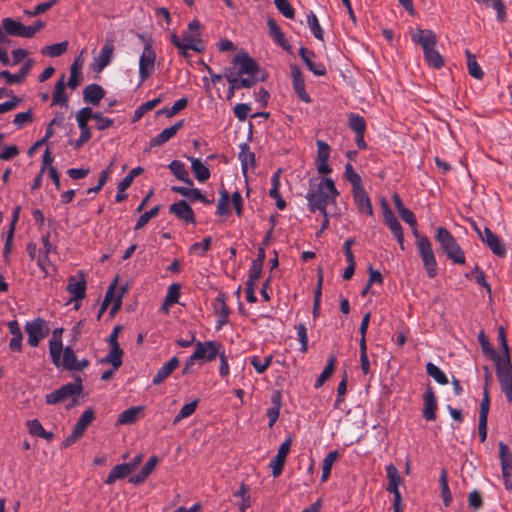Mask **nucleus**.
Returning a JSON list of instances; mask_svg holds the SVG:
<instances>
[{
  "label": "nucleus",
  "instance_id": "nucleus-53",
  "mask_svg": "<svg viewBox=\"0 0 512 512\" xmlns=\"http://www.w3.org/2000/svg\"><path fill=\"white\" fill-rule=\"evenodd\" d=\"M307 23L313 36L318 40H323V29L319 24L317 16L313 12H310V14L307 16Z\"/></svg>",
  "mask_w": 512,
  "mask_h": 512
},
{
  "label": "nucleus",
  "instance_id": "nucleus-58",
  "mask_svg": "<svg viewBox=\"0 0 512 512\" xmlns=\"http://www.w3.org/2000/svg\"><path fill=\"white\" fill-rule=\"evenodd\" d=\"M197 404H198V400H194V401H192L190 403L185 404L181 408V410L178 413V415L174 418L173 424H177L178 422H180L184 418H187V417L191 416L195 412V410L197 408Z\"/></svg>",
  "mask_w": 512,
  "mask_h": 512
},
{
  "label": "nucleus",
  "instance_id": "nucleus-54",
  "mask_svg": "<svg viewBox=\"0 0 512 512\" xmlns=\"http://www.w3.org/2000/svg\"><path fill=\"white\" fill-rule=\"evenodd\" d=\"M143 172L142 167H135L133 168L118 184L117 189L120 190V192H125L126 189H128L134 178L138 175H140Z\"/></svg>",
  "mask_w": 512,
  "mask_h": 512
},
{
  "label": "nucleus",
  "instance_id": "nucleus-9",
  "mask_svg": "<svg viewBox=\"0 0 512 512\" xmlns=\"http://www.w3.org/2000/svg\"><path fill=\"white\" fill-rule=\"evenodd\" d=\"M381 206L383 209V218L385 225L390 229L394 237L397 239L400 248L404 250V234L398 218L393 213L385 199L382 200Z\"/></svg>",
  "mask_w": 512,
  "mask_h": 512
},
{
  "label": "nucleus",
  "instance_id": "nucleus-29",
  "mask_svg": "<svg viewBox=\"0 0 512 512\" xmlns=\"http://www.w3.org/2000/svg\"><path fill=\"white\" fill-rule=\"evenodd\" d=\"M83 65H84V59L82 57V54H80L79 56H77L75 58L74 62L72 63V65L70 67V78L67 83L69 88L74 90L80 85L81 80H82L81 71H82Z\"/></svg>",
  "mask_w": 512,
  "mask_h": 512
},
{
  "label": "nucleus",
  "instance_id": "nucleus-19",
  "mask_svg": "<svg viewBox=\"0 0 512 512\" xmlns=\"http://www.w3.org/2000/svg\"><path fill=\"white\" fill-rule=\"evenodd\" d=\"M241 75H238V73H235L233 71H229L226 74V79L229 84H234V88L241 89V88H250L254 86L258 81L264 82L267 78V73L262 72L260 77H246V78H240Z\"/></svg>",
  "mask_w": 512,
  "mask_h": 512
},
{
  "label": "nucleus",
  "instance_id": "nucleus-28",
  "mask_svg": "<svg viewBox=\"0 0 512 512\" xmlns=\"http://www.w3.org/2000/svg\"><path fill=\"white\" fill-rule=\"evenodd\" d=\"M183 124L184 121L180 120L176 122L174 125L164 129L161 133H159L156 137H154L151 140L150 146H162L176 135V133L183 127Z\"/></svg>",
  "mask_w": 512,
  "mask_h": 512
},
{
  "label": "nucleus",
  "instance_id": "nucleus-7",
  "mask_svg": "<svg viewBox=\"0 0 512 512\" xmlns=\"http://www.w3.org/2000/svg\"><path fill=\"white\" fill-rule=\"evenodd\" d=\"M7 35L29 39L28 28L13 18H4L0 26V44L9 42Z\"/></svg>",
  "mask_w": 512,
  "mask_h": 512
},
{
  "label": "nucleus",
  "instance_id": "nucleus-36",
  "mask_svg": "<svg viewBox=\"0 0 512 512\" xmlns=\"http://www.w3.org/2000/svg\"><path fill=\"white\" fill-rule=\"evenodd\" d=\"M337 362V357L335 354H331L328 357L327 363L321 374L318 376L314 383V387L316 389L323 386V384L331 377L335 370V365Z\"/></svg>",
  "mask_w": 512,
  "mask_h": 512
},
{
  "label": "nucleus",
  "instance_id": "nucleus-8",
  "mask_svg": "<svg viewBox=\"0 0 512 512\" xmlns=\"http://www.w3.org/2000/svg\"><path fill=\"white\" fill-rule=\"evenodd\" d=\"M24 329L28 336V344L32 347H37L39 342L49 334V327L42 318L27 322Z\"/></svg>",
  "mask_w": 512,
  "mask_h": 512
},
{
  "label": "nucleus",
  "instance_id": "nucleus-25",
  "mask_svg": "<svg viewBox=\"0 0 512 512\" xmlns=\"http://www.w3.org/2000/svg\"><path fill=\"white\" fill-rule=\"evenodd\" d=\"M287 455H288V439H286L280 445L277 455L270 462L269 466L272 470V476L274 478L278 477L281 474V472L284 468V464H285Z\"/></svg>",
  "mask_w": 512,
  "mask_h": 512
},
{
  "label": "nucleus",
  "instance_id": "nucleus-15",
  "mask_svg": "<svg viewBox=\"0 0 512 512\" xmlns=\"http://www.w3.org/2000/svg\"><path fill=\"white\" fill-rule=\"evenodd\" d=\"M501 391L509 403H512V364L497 365L495 368Z\"/></svg>",
  "mask_w": 512,
  "mask_h": 512
},
{
  "label": "nucleus",
  "instance_id": "nucleus-52",
  "mask_svg": "<svg viewBox=\"0 0 512 512\" xmlns=\"http://www.w3.org/2000/svg\"><path fill=\"white\" fill-rule=\"evenodd\" d=\"M133 471L127 463L119 464L110 471L107 480H117L128 477Z\"/></svg>",
  "mask_w": 512,
  "mask_h": 512
},
{
  "label": "nucleus",
  "instance_id": "nucleus-32",
  "mask_svg": "<svg viewBox=\"0 0 512 512\" xmlns=\"http://www.w3.org/2000/svg\"><path fill=\"white\" fill-rule=\"evenodd\" d=\"M62 333L63 328H56L52 332V338L49 341V352L52 362H56L58 359V354H62Z\"/></svg>",
  "mask_w": 512,
  "mask_h": 512
},
{
  "label": "nucleus",
  "instance_id": "nucleus-40",
  "mask_svg": "<svg viewBox=\"0 0 512 512\" xmlns=\"http://www.w3.org/2000/svg\"><path fill=\"white\" fill-rule=\"evenodd\" d=\"M95 418V411L92 408L86 409L76 422L73 430L79 435L83 436L87 427L92 423Z\"/></svg>",
  "mask_w": 512,
  "mask_h": 512
},
{
  "label": "nucleus",
  "instance_id": "nucleus-64",
  "mask_svg": "<svg viewBox=\"0 0 512 512\" xmlns=\"http://www.w3.org/2000/svg\"><path fill=\"white\" fill-rule=\"evenodd\" d=\"M468 505L474 511H478L483 506L482 495L478 490H473L468 496Z\"/></svg>",
  "mask_w": 512,
  "mask_h": 512
},
{
  "label": "nucleus",
  "instance_id": "nucleus-47",
  "mask_svg": "<svg viewBox=\"0 0 512 512\" xmlns=\"http://www.w3.org/2000/svg\"><path fill=\"white\" fill-rule=\"evenodd\" d=\"M348 124L350 129L355 132V134H365L366 122L364 117L360 116L359 114L350 113L348 116Z\"/></svg>",
  "mask_w": 512,
  "mask_h": 512
},
{
  "label": "nucleus",
  "instance_id": "nucleus-48",
  "mask_svg": "<svg viewBox=\"0 0 512 512\" xmlns=\"http://www.w3.org/2000/svg\"><path fill=\"white\" fill-rule=\"evenodd\" d=\"M339 458L338 451H331L329 452L322 463V476L321 480H327L331 473V468L333 464L337 461Z\"/></svg>",
  "mask_w": 512,
  "mask_h": 512
},
{
  "label": "nucleus",
  "instance_id": "nucleus-51",
  "mask_svg": "<svg viewBox=\"0 0 512 512\" xmlns=\"http://www.w3.org/2000/svg\"><path fill=\"white\" fill-rule=\"evenodd\" d=\"M239 159L241 160L242 169L244 173L246 172L248 166L253 167L255 165V155L253 152L249 150V146L247 144L241 145Z\"/></svg>",
  "mask_w": 512,
  "mask_h": 512
},
{
  "label": "nucleus",
  "instance_id": "nucleus-57",
  "mask_svg": "<svg viewBox=\"0 0 512 512\" xmlns=\"http://www.w3.org/2000/svg\"><path fill=\"white\" fill-rule=\"evenodd\" d=\"M90 119H92V108L84 107L78 111L76 115V120L80 130L89 128L88 122Z\"/></svg>",
  "mask_w": 512,
  "mask_h": 512
},
{
  "label": "nucleus",
  "instance_id": "nucleus-6",
  "mask_svg": "<svg viewBox=\"0 0 512 512\" xmlns=\"http://www.w3.org/2000/svg\"><path fill=\"white\" fill-rule=\"evenodd\" d=\"M62 353L63 355L58 354V359L53 362L57 368L78 372L84 370L90 364L87 359L77 360L76 353L71 346L63 348Z\"/></svg>",
  "mask_w": 512,
  "mask_h": 512
},
{
  "label": "nucleus",
  "instance_id": "nucleus-45",
  "mask_svg": "<svg viewBox=\"0 0 512 512\" xmlns=\"http://www.w3.org/2000/svg\"><path fill=\"white\" fill-rule=\"evenodd\" d=\"M467 57V68L469 74L477 80H481L484 77V72L478 64L476 57L468 49L465 51Z\"/></svg>",
  "mask_w": 512,
  "mask_h": 512
},
{
  "label": "nucleus",
  "instance_id": "nucleus-61",
  "mask_svg": "<svg viewBox=\"0 0 512 512\" xmlns=\"http://www.w3.org/2000/svg\"><path fill=\"white\" fill-rule=\"evenodd\" d=\"M262 267L263 266L260 264V260H253L251 267L249 269L247 284H257V281L261 276Z\"/></svg>",
  "mask_w": 512,
  "mask_h": 512
},
{
  "label": "nucleus",
  "instance_id": "nucleus-12",
  "mask_svg": "<svg viewBox=\"0 0 512 512\" xmlns=\"http://www.w3.org/2000/svg\"><path fill=\"white\" fill-rule=\"evenodd\" d=\"M290 76L292 87L298 99L304 103L310 104L312 98L306 91V83L302 71L297 65H290Z\"/></svg>",
  "mask_w": 512,
  "mask_h": 512
},
{
  "label": "nucleus",
  "instance_id": "nucleus-1",
  "mask_svg": "<svg viewBox=\"0 0 512 512\" xmlns=\"http://www.w3.org/2000/svg\"><path fill=\"white\" fill-rule=\"evenodd\" d=\"M338 195L339 192L336 189L334 181L330 177L322 178L316 187L310 188L308 190L306 199L308 201L309 210L311 212L319 211L323 216V221L317 236H319L328 228L329 217L327 212V205L329 203H334Z\"/></svg>",
  "mask_w": 512,
  "mask_h": 512
},
{
  "label": "nucleus",
  "instance_id": "nucleus-46",
  "mask_svg": "<svg viewBox=\"0 0 512 512\" xmlns=\"http://www.w3.org/2000/svg\"><path fill=\"white\" fill-rule=\"evenodd\" d=\"M426 373L432 377L438 384L447 385L449 383L446 374L434 363L428 362L425 366Z\"/></svg>",
  "mask_w": 512,
  "mask_h": 512
},
{
  "label": "nucleus",
  "instance_id": "nucleus-14",
  "mask_svg": "<svg viewBox=\"0 0 512 512\" xmlns=\"http://www.w3.org/2000/svg\"><path fill=\"white\" fill-rule=\"evenodd\" d=\"M233 64L239 66L238 75L247 74L252 77H260L263 72L260 71L258 63L246 52L236 55L233 58Z\"/></svg>",
  "mask_w": 512,
  "mask_h": 512
},
{
  "label": "nucleus",
  "instance_id": "nucleus-44",
  "mask_svg": "<svg viewBox=\"0 0 512 512\" xmlns=\"http://www.w3.org/2000/svg\"><path fill=\"white\" fill-rule=\"evenodd\" d=\"M169 169L179 180L185 182L188 185L193 184L192 180L189 177V173L185 168V165L181 161L173 160L169 164Z\"/></svg>",
  "mask_w": 512,
  "mask_h": 512
},
{
  "label": "nucleus",
  "instance_id": "nucleus-50",
  "mask_svg": "<svg viewBox=\"0 0 512 512\" xmlns=\"http://www.w3.org/2000/svg\"><path fill=\"white\" fill-rule=\"evenodd\" d=\"M68 49V42L63 41L60 43H55L49 46L44 47L41 50L43 55H48L50 57H59L64 54Z\"/></svg>",
  "mask_w": 512,
  "mask_h": 512
},
{
  "label": "nucleus",
  "instance_id": "nucleus-16",
  "mask_svg": "<svg viewBox=\"0 0 512 512\" xmlns=\"http://www.w3.org/2000/svg\"><path fill=\"white\" fill-rule=\"evenodd\" d=\"M438 409L437 397L434 388L428 384L423 394V408L422 417L426 421H435L437 418L436 412Z\"/></svg>",
  "mask_w": 512,
  "mask_h": 512
},
{
  "label": "nucleus",
  "instance_id": "nucleus-23",
  "mask_svg": "<svg viewBox=\"0 0 512 512\" xmlns=\"http://www.w3.org/2000/svg\"><path fill=\"white\" fill-rule=\"evenodd\" d=\"M353 200L358 208V211L369 216L373 215V207L370 197L364 189V186L358 189H352Z\"/></svg>",
  "mask_w": 512,
  "mask_h": 512
},
{
  "label": "nucleus",
  "instance_id": "nucleus-13",
  "mask_svg": "<svg viewBox=\"0 0 512 512\" xmlns=\"http://www.w3.org/2000/svg\"><path fill=\"white\" fill-rule=\"evenodd\" d=\"M66 290L71 295V301H75V309H79V301L86 296V279L82 272L77 276H72L68 279Z\"/></svg>",
  "mask_w": 512,
  "mask_h": 512
},
{
  "label": "nucleus",
  "instance_id": "nucleus-60",
  "mask_svg": "<svg viewBox=\"0 0 512 512\" xmlns=\"http://www.w3.org/2000/svg\"><path fill=\"white\" fill-rule=\"evenodd\" d=\"M360 367L363 374L367 375L370 372V362L367 355V344L364 341H360Z\"/></svg>",
  "mask_w": 512,
  "mask_h": 512
},
{
  "label": "nucleus",
  "instance_id": "nucleus-26",
  "mask_svg": "<svg viewBox=\"0 0 512 512\" xmlns=\"http://www.w3.org/2000/svg\"><path fill=\"white\" fill-rule=\"evenodd\" d=\"M499 457L503 478L506 480L512 476V453L508 445L499 443Z\"/></svg>",
  "mask_w": 512,
  "mask_h": 512
},
{
  "label": "nucleus",
  "instance_id": "nucleus-11",
  "mask_svg": "<svg viewBox=\"0 0 512 512\" xmlns=\"http://www.w3.org/2000/svg\"><path fill=\"white\" fill-rule=\"evenodd\" d=\"M156 54L150 42H146L139 60V76L141 81L150 77L154 71Z\"/></svg>",
  "mask_w": 512,
  "mask_h": 512
},
{
  "label": "nucleus",
  "instance_id": "nucleus-18",
  "mask_svg": "<svg viewBox=\"0 0 512 512\" xmlns=\"http://www.w3.org/2000/svg\"><path fill=\"white\" fill-rule=\"evenodd\" d=\"M299 55L302 61L305 63L307 68L315 75V76H324L327 74L326 66L322 62H315L314 58L316 57L315 53L305 47H301L299 49Z\"/></svg>",
  "mask_w": 512,
  "mask_h": 512
},
{
  "label": "nucleus",
  "instance_id": "nucleus-2",
  "mask_svg": "<svg viewBox=\"0 0 512 512\" xmlns=\"http://www.w3.org/2000/svg\"><path fill=\"white\" fill-rule=\"evenodd\" d=\"M401 219L406 222L412 229L413 234L417 238V248L422 259L424 268L429 278H434L437 275V261L430 239L426 235H420L417 230V220L415 214L408 208H403L399 212Z\"/></svg>",
  "mask_w": 512,
  "mask_h": 512
},
{
  "label": "nucleus",
  "instance_id": "nucleus-35",
  "mask_svg": "<svg viewBox=\"0 0 512 512\" xmlns=\"http://www.w3.org/2000/svg\"><path fill=\"white\" fill-rule=\"evenodd\" d=\"M478 341L480 343L482 352L494 362L495 368L497 367V365H501L499 361L500 354L492 347L484 331H480V333L478 334Z\"/></svg>",
  "mask_w": 512,
  "mask_h": 512
},
{
  "label": "nucleus",
  "instance_id": "nucleus-24",
  "mask_svg": "<svg viewBox=\"0 0 512 512\" xmlns=\"http://www.w3.org/2000/svg\"><path fill=\"white\" fill-rule=\"evenodd\" d=\"M213 310L217 316L218 328L220 329L223 325L228 322L230 310L226 304L224 294H219L213 302Z\"/></svg>",
  "mask_w": 512,
  "mask_h": 512
},
{
  "label": "nucleus",
  "instance_id": "nucleus-41",
  "mask_svg": "<svg viewBox=\"0 0 512 512\" xmlns=\"http://www.w3.org/2000/svg\"><path fill=\"white\" fill-rule=\"evenodd\" d=\"M65 75H62L61 78L56 82L54 92H53V101L52 105H60L67 106L68 97L65 94Z\"/></svg>",
  "mask_w": 512,
  "mask_h": 512
},
{
  "label": "nucleus",
  "instance_id": "nucleus-55",
  "mask_svg": "<svg viewBox=\"0 0 512 512\" xmlns=\"http://www.w3.org/2000/svg\"><path fill=\"white\" fill-rule=\"evenodd\" d=\"M483 4L496 10L500 22L506 21V6L502 0H484Z\"/></svg>",
  "mask_w": 512,
  "mask_h": 512
},
{
  "label": "nucleus",
  "instance_id": "nucleus-20",
  "mask_svg": "<svg viewBox=\"0 0 512 512\" xmlns=\"http://www.w3.org/2000/svg\"><path fill=\"white\" fill-rule=\"evenodd\" d=\"M482 241L496 256L500 258H504L506 256L507 251L505 244L498 235L492 232L490 228H484V238Z\"/></svg>",
  "mask_w": 512,
  "mask_h": 512
},
{
  "label": "nucleus",
  "instance_id": "nucleus-17",
  "mask_svg": "<svg viewBox=\"0 0 512 512\" xmlns=\"http://www.w3.org/2000/svg\"><path fill=\"white\" fill-rule=\"evenodd\" d=\"M316 167L319 174L327 175L332 172V167L328 164L331 148L323 140H317Z\"/></svg>",
  "mask_w": 512,
  "mask_h": 512
},
{
  "label": "nucleus",
  "instance_id": "nucleus-22",
  "mask_svg": "<svg viewBox=\"0 0 512 512\" xmlns=\"http://www.w3.org/2000/svg\"><path fill=\"white\" fill-rule=\"evenodd\" d=\"M169 212L175 215L178 219L185 221L186 223L194 224L196 222L195 214L190 205L184 201L173 203L169 207Z\"/></svg>",
  "mask_w": 512,
  "mask_h": 512
},
{
  "label": "nucleus",
  "instance_id": "nucleus-30",
  "mask_svg": "<svg viewBox=\"0 0 512 512\" xmlns=\"http://www.w3.org/2000/svg\"><path fill=\"white\" fill-rule=\"evenodd\" d=\"M104 96L105 90L98 84H90L83 90L84 101L92 105H98Z\"/></svg>",
  "mask_w": 512,
  "mask_h": 512
},
{
  "label": "nucleus",
  "instance_id": "nucleus-34",
  "mask_svg": "<svg viewBox=\"0 0 512 512\" xmlns=\"http://www.w3.org/2000/svg\"><path fill=\"white\" fill-rule=\"evenodd\" d=\"M143 413L142 406H133L119 414L116 424L129 425L135 423Z\"/></svg>",
  "mask_w": 512,
  "mask_h": 512
},
{
  "label": "nucleus",
  "instance_id": "nucleus-42",
  "mask_svg": "<svg viewBox=\"0 0 512 512\" xmlns=\"http://www.w3.org/2000/svg\"><path fill=\"white\" fill-rule=\"evenodd\" d=\"M191 160V169L195 178L199 182H205L210 178L209 169L198 158H189Z\"/></svg>",
  "mask_w": 512,
  "mask_h": 512
},
{
  "label": "nucleus",
  "instance_id": "nucleus-4",
  "mask_svg": "<svg viewBox=\"0 0 512 512\" xmlns=\"http://www.w3.org/2000/svg\"><path fill=\"white\" fill-rule=\"evenodd\" d=\"M435 239L439 243L442 252L447 256L448 259L456 264L465 263L464 251L448 229L444 227H438L436 229Z\"/></svg>",
  "mask_w": 512,
  "mask_h": 512
},
{
  "label": "nucleus",
  "instance_id": "nucleus-3",
  "mask_svg": "<svg viewBox=\"0 0 512 512\" xmlns=\"http://www.w3.org/2000/svg\"><path fill=\"white\" fill-rule=\"evenodd\" d=\"M411 40L414 44L422 47L424 60L429 67L439 70L444 66L445 63L443 56L435 49L437 45V36L434 31L430 29L417 28L411 34Z\"/></svg>",
  "mask_w": 512,
  "mask_h": 512
},
{
  "label": "nucleus",
  "instance_id": "nucleus-62",
  "mask_svg": "<svg viewBox=\"0 0 512 512\" xmlns=\"http://www.w3.org/2000/svg\"><path fill=\"white\" fill-rule=\"evenodd\" d=\"M187 104L188 100L186 98H181L177 100L172 107L160 110L158 113H164L167 117H172L179 113L181 110L185 109Z\"/></svg>",
  "mask_w": 512,
  "mask_h": 512
},
{
  "label": "nucleus",
  "instance_id": "nucleus-33",
  "mask_svg": "<svg viewBox=\"0 0 512 512\" xmlns=\"http://www.w3.org/2000/svg\"><path fill=\"white\" fill-rule=\"evenodd\" d=\"M267 26L269 29V36L274 40V42L285 50H288L285 34L282 32L281 28L272 17L267 19Z\"/></svg>",
  "mask_w": 512,
  "mask_h": 512
},
{
  "label": "nucleus",
  "instance_id": "nucleus-56",
  "mask_svg": "<svg viewBox=\"0 0 512 512\" xmlns=\"http://www.w3.org/2000/svg\"><path fill=\"white\" fill-rule=\"evenodd\" d=\"M158 461L159 460L157 456L150 457L140 472L136 475L134 480H145L155 469Z\"/></svg>",
  "mask_w": 512,
  "mask_h": 512
},
{
  "label": "nucleus",
  "instance_id": "nucleus-43",
  "mask_svg": "<svg viewBox=\"0 0 512 512\" xmlns=\"http://www.w3.org/2000/svg\"><path fill=\"white\" fill-rule=\"evenodd\" d=\"M123 354V349L120 346H110V351L102 362L111 364L114 370H117L122 365Z\"/></svg>",
  "mask_w": 512,
  "mask_h": 512
},
{
  "label": "nucleus",
  "instance_id": "nucleus-63",
  "mask_svg": "<svg viewBox=\"0 0 512 512\" xmlns=\"http://www.w3.org/2000/svg\"><path fill=\"white\" fill-rule=\"evenodd\" d=\"M185 41H186L185 48H190V50H193L196 52H202L204 49L202 42L200 40V37H198V35L194 36V35L185 33Z\"/></svg>",
  "mask_w": 512,
  "mask_h": 512
},
{
  "label": "nucleus",
  "instance_id": "nucleus-39",
  "mask_svg": "<svg viewBox=\"0 0 512 512\" xmlns=\"http://www.w3.org/2000/svg\"><path fill=\"white\" fill-rule=\"evenodd\" d=\"M498 340L500 343V348L502 350V355H500V364L501 365H509L512 364L510 358V350L507 342L506 330L503 326L498 328Z\"/></svg>",
  "mask_w": 512,
  "mask_h": 512
},
{
  "label": "nucleus",
  "instance_id": "nucleus-10",
  "mask_svg": "<svg viewBox=\"0 0 512 512\" xmlns=\"http://www.w3.org/2000/svg\"><path fill=\"white\" fill-rule=\"evenodd\" d=\"M222 351V344L215 341H207L196 343V349L192 354V359H197L198 361H212L214 360Z\"/></svg>",
  "mask_w": 512,
  "mask_h": 512
},
{
  "label": "nucleus",
  "instance_id": "nucleus-59",
  "mask_svg": "<svg viewBox=\"0 0 512 512\" xmlns=\"http://www.w3.org/2000/svg\"><path fill=\"white\" fill-rule=\"evenodd\" d=\"M160 206H155L151 210L143 213L137 220L134 227L135 230L143 228L152 218L156 217L159 213Z\"/></svg>",
  "mask_w": 512,
  "mask_h": 512
},
{
  "label": "nucleus",
  "instance_id": "nucleus-31",
  "mask_svg": "<svg viewBox=\"0 0 512 512\" xmlns=\"http://www.w3.org/2000/svg\"><path fill=\"white\" fill-rule=\"evenodd\" d=\"M179 366L177 357H172L166 364H164L157 372L152 382L154 385H159L164 382L173 371Z\"/></svg>",
  "mask_w": 512,
  "mask_h": 512
},
{
  "label": "nucleus",
  "instance_id": "nucleus-37",
  "mask_svg": "<svg viewBox=\"0 0 512 512\" xmlns=\"http://www.w3.org/2000/svg\"><path fill=\"white\" fill-rule=\"evenodd\" d=\"M272 407L268 409L267 416L269 419V427H272L279 417V411L282 405L281 393L278 390L273 391L271 396Z\"/></svg>",
  "mask_w": 512,
  "mask_h": 512
},
{
  "label": "nucleus",
  "instance_id": "nucleus-5",
  "mask_svg": "<svg viewBox=\"0 0 512 512\" xmlns=\"http://www.w3.org/2000/svg\"><path fill=\"white\" fill-rule=\"evenodd\" d=\"M83 390L82 380L80 376L75 377V382L68 383L60 387L59 389L46 395L47 404H58L68 398H72V403L69 407L76 404L77 397Z\"/></svg>",
  "mask_w": 512,
  "mask_h": 512
},
{
  "label": "nucleus",
  "instance_id": "nucleus-21",
  "mask_svg": "<svg viewBox=\"0 0 512 512\" xmlns=\"http://www.w3.org/2000/svg\"><path fill=\"white\" fill-rule=\"evenodd\" d=\"M114 52V40L107 39L98 57L94 58L92 69L95 72H101L111 60Z\"/></svg>",
  "mask_w": 512,
  "mask_h": 512
},
{
  "label": "nucleus",
  "instance_id": "nucleus-38",
  "mask_svg": "<svg viewBox=\"0 0 512 512\" xmlns=\"http://www.w3.org/2000/svg\"><path fill=\"white\" fill-rule=\"evenodd\" d=\"M403 482H388L385 486V490L390 494H393V512H403L402 506V494L400 491V485Z\"/></svg>",
  "mask_w": 512,
  "mask_h": 512
},
{
  "label": "nucleus",
  "instance_id": "nucleus-27",
  "mask_svg": "<svg viewBox=\"0 0 512 512\" xmlns=\"http://www.w3.org/2000/svg\"><path fill=\"white\" fill-rule=\"evenodd\" d=\"M33 64L34 61L32 59H28L20 68L17 75H12L9 71L4 70L0 72V78H4L8 84L21 83L29 74Z\"/></svg>",
  "mask_w": 512,
  "mask_h": 512
},
{
  "label": "nucleus",
  "instance_id": "nucleus-49",
  "mask_svg": "<svg viewBox=\"0 0 512 512\" xmlns=\"http://www.w3.org/2000/svg\"><path fill=\"white\" fill-rule=\"evenodd\" d=\"M344 177L352 185V189H358L363 186L361 176L354 171L350 163L345 165Z\"/></svg>",
  "mask_w": 512,
  "mask_h": 512
}]
</instances>
